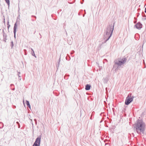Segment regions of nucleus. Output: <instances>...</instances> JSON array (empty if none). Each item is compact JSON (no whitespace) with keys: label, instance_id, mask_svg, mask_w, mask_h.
Here are the masks:
<instances>
[{"label":"nucleus","instance_id":"obj_1","mask_svg":"<svg viewBox=\"0 0 146 146\" xmlns=\"http://www.w3.org/2000/svg\"><path fill=\"white\" fill-rule=\"evenodd\" d=\"M145 127V123L142 120L139 119L137 120L135 126L137 132L139 134L143 133Z\"/></svg>","mask_w":146,"mask_h":146},{"label":"nucleus","instance_id":"obj_2","mask_svg":"<svg viewBox=\"0 0 146 146\" xmlns=\"http://www.w3.org/2000/svg\"><path fill=\"white\" fill-rule=\"evenodd\" d=\"M127 59L125 57L118 58L115 60L114 61V64L113 68L115 70H117L123 66L126 62Z\"/></svg>","mask_w":146,"mask_h":146},{"label":"nucleus","instance_id":"obj_3","mask_svg":"<svg viewBox=\"0 0 146 146\" xmlns=\"http://www.w3.org/2000/svg\"><path fill=\"white\" fill-rule=\"evenodd\" d=\"M114 24L112 25H109L107 27L105 30V31H108L110 33V35L109 36L108 39H109L112 35L113 31L114 29Z\"/></svg>","mask_w":146,"mask_h":146},{"label":"nucleus","instance_id":"obj_4","mask_svg":"<svg viewBox=\"0 0 146 146\" xmlns=\"http://www.w3.org/2000/svg\"><path fill=\"white\" fill-rule=\"evenodd\" d=\"M41 139V136H40L38 137L36 139L34 143L32 146H40V140Z\"/></svg>","mask_w":146,"mask_h":146},{"label":"nucleus","instance_id":"obj_5","mask_svg":"<svg viewBox=\"0 0 146 146\" xmlns=\"http://www.w3.org/2000/svg\"><path fill=\"white\" fill-rule=\"evenodd\" d=\"M131 94H130L128 95L125 100V104L126 105L129 104L133 101L132 98H130Z\"/></svg>","mask_w":146,"mask_h":146},{"label":"nucleus","instance_id":"obj_6","mask_svg":"<svg viewBox=\"0 0 146 146\" xmlns=\"http://www.w3.org/2000/svg\"><path fill=\"white\" fill-rule=\"evenodd\" d=\"M110 33L108 32V31H105L104 34V36L105 39H106V41H107L109 39H108L109 36L110 35Z\"/></svg>","mask_w":146,"mask_h":146},{"label":"nucleus","instance_id":"obj_7","mask_svg":"<svg viewBox=\"0 0 146 146\" xmlns=\"http://www.w3.org/2000/svg\"><path fill=\"white\" fill-rule=\"evenodd\" d=\"M17 26V21L14 24L13 28V33L14 34V37L15 38H16V34Z\"/></svg>","mask_w":146,"mask_h":146},{"label":"nucleus","instance_id":"obj_8","mask_svg":"<svg viewBox=\"0 0 146 146\" xmlns=\"http://www.w3.org/2000/svg\"><path fill=\"white\" fill-rule=\"evenodd\" d=\"M142 25L140 23H137L134 26L137 29H140L142 28Z\"/></svg>","mask_w":146,"mask_h":146},{"label":"nucleus","instance_id":"obj_9","mask_svg":"<svg viewBox=\"0 0 146 146\" xmlns=\"http://www.w3.org/2000/svg\"><path fill=\"white\" fill-rule=\"evenodd\" d=\"M3 40L5 42H6V40L7 39V35L5 33H3Z\"/></svg>","mask_w":146,"mask_h":146},{"label":"nucleus","instance_id":"obj_10","mask_svg":"<svg viewBox=\"0 0 146 146\" xmlns=\"http://www.w3.org/2000/svg\"><path fill=\"white\" fill-rule=\"evenodd\" d=\"M91 86L87 84L86 85L85 89L86 90H89L90 89Z\"/></svg>","mask_w":146,"mask_h":146},{"label":"nucleus","instance_id":"obj_11","mask_svg":"<svg viewBox=\"0 0 146 146\" xmlns=\"http://www.w3.org/2000/svg\"><path fill=\"white\" fill-rule=\"evenodd\" d=\"M26 104L27 106L29 108H31V106L29 102L28 101L26 100Z\"/></svg>","mask_w":146,"mask_h":146},{"label":"nucleus","instance_id":"obj_12","mask_svg":"<svg viewBox=\"0 0 146 146\" xmlns=\"http://www.w3.org/2000/svg\"><path fill=\"white\" fill-rule=\"evenodd\" d=\"M60 58L58 60V63L57 64V65H56V67L57 68V69H58V67H59V64L60 63Z\"/></svg>","mask_w":146,"mask_h":146},{"label":"nucleus","instance_id":"obj_13","mask_svg":"<svg viewBox=\"0 0 146 146\" xmlns=\"http://www.w3.org/2000/svg\"><path fill=\"white\" fill-rule=\"evenodd\" d=\"M31 54H32V55L33 56H34L36 58V56H35V53H34V51L33 50L32 48H31Z\"/></svg>","mask_w":146,"mask_h":146},{"label":"nucleus","instance_id":"obj_14","mask_svg":"<svg viewBox=\"0 0 146 146\" xmlns=\"http://www.w3.org/2000/svg\"><path fill=\"white\" fill-rule=\"evenodd\" d=\"M6 3L7 4L8 6V7L9 8L10 5V1L9 0H5Z\"/></svg>","mask_w":146,"mask_h":146},{"label":"nucleus","instance_id":"obj_15","mask_svg":"<svg viewBox=\"0 0 146 146\" xmlns=\"http://www.w3.org/2000/svg\"><path fill=\"white\" fill-rule=\"evenodd\" d=\"M4 126L3 124L1 122H0V129L3 128Z\"/></svg>","mask_w":146,"mask_h":146},{"label":"nucleus","instance_id":"obj_16","mask_svg":"<svg viewBox=\"0 0 146 146\" xmlns=\"http://www.w3.org/2000/svg\"><path fill=\"white\" fill-rule=\"evenodd\" d=\"M14 46V43L13 41H12L11 42V48H12Z\"/></svg>","mask_w":146,"mask_h":146},{"label":"nucleus","instance_id":"obj_17","mask_svg":"<svg viewBox=\"0 0 146 146\" xmlns=\"http://www.w3.org/2000/svg\"><path fill=\"white\" fill-rule=\"evenodd\" d=\"M7 28H8V29H9L10 27V25L9 24V20H8V21H7Z\"/></svg>","mask_w":146,"mask_h":146},{"label":"nucleus","instance_id":"obj_18","mask_svg":"<svg viewBox=\"0 0 146 146\" xmlns=\"http://www.w3.org/2000/svg\"><path fill=\"white\" fill-rule=\"evenodd\" d=\"M20 74V72H18V74H17V75H18L19 77V78L20 77H21V76H20L19 75V74Z\"/></svg>","mask_w":146,"mask_h":146},{"label":"nucleus","instance_id":"obj_19","mask_svg":"<svg viewBox=\"0 0 146 146\" xmlns=\"http://www.w3.org/2000/svg\"><path fill=\"white\" fill-rule=\"evenodd\" d=\"M134 97L133 96H132L131 97H130V98H132L133 100V98H134Z\"/></svg>","mask_w":146,"mask_h":146},{"label":"nucleus","instance_id":"obj_20","mask_svg":"<svg viewBox=\"0 0 146 146\" xmlns=\"http://www.w3.org/2000/svg\"><path fill=\"white\" fill-rule=\"evenodd\" d=\"M145 12L146 13V7L145 8Z\"/></svg>","mask_w":146,"mask_h":146},{"label":"nucleus","instance_id":"obj_21","mask_svg":"<svg viewBox=\"0 0 146 146\" xmlns=\"http://www.w3.org/2000/svg\"><path fill=\"white\" fill-rule=\"evenodd\" d=\"M52 17L53 18V19H55L54 18H53V15H52Z\"/></svg>","mask_w":146,"mask_h":146},{"label":"nucleus","instance_id":"obj_22","mask_svg":"<svg viewBox=\"0 0 146 146\" xmlns=\"http://www.w3.org/2000/svg\"><path fill=\"white\" fill-rule=\"evenodd\" d=\"M3 33H4V31L3 30Z\"/></svg>","mask_w":146,"mask_h":146},{"label":"nucleus","instance_id":"obj_23","mask_svg":"<svg viewBox=\"0 0 146 146\" xmlns=\"http://www.w3.org/2000/svg\"><path fill=\"white\" fill-rule=\"evenodd\" d=\"M4 22L5 23V19H4Z\"/></svg>","mask_w":146,"mask_h":146},{"label":"nucleus","instance_id":"obj_24","mask_svg":"<svg viewBox=\"0 0 146 146\" xmlns=\"http://www.w3.org/2000/svg\"><path fill=\"white\" fill-rule=\"evenodd\" d=\"M34 16V17H35L36 18V17L35 16Z\"/></svg>","mask_w":146,"mask_h":146},{"label":"nucleus","instance_id":"obj_25","mask_svg":"<svg viewBox=\"0 0 146 146\" xmlns=\"http://www.w3.org/2000/svg\"><path fill=\"white\" fill-rule=\"evenodd\" d=\"M39 34L40 35V36H41V35H40V33H39Z\"/></svg>","mask_w":146,"mask_h":146},{"label":"nucleus","instance_id":"obj_26","mask_svg":"<svg viewBox=\"0 0 146 146\" xmlns=\"http://www.w3.org/2000/svg\"><path fill=\"white\" fill-rule=\"evenodd\" d=\"M21 78L19 79H20V80H21Z\"/></svg>","mask_w":146,"mask_h":146}]
</instances>
